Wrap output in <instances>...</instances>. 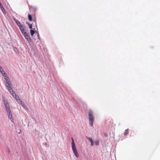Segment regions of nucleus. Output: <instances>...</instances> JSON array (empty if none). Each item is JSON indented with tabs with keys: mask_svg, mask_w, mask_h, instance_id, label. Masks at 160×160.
<instances>
[{
	"mask_svg": "<svg viewBox=\"0 0 160 160\" xmlns=\"http://www.w3.org/2000/svg\"><path fill=\"white\" fill-rule=\"evenodd\" d=\"M88 140L90 141V142H92V138H89L88 139Z\"/></svg>",
	"mask_w": 160,
	"mask_h": 160,
	"instance_id": "21",
	"label": "nucleus"
},
{
	"mask_svg": "<svg viewBox=\"0 0 160 160\" xmlns=\"http://www.w3.org/2000/svg\"><path fill=\"white\" fill-rule=\"evenodd\" d=\"M18 102L20 103L22 106L23 107H25L26 106V105L22 102V101L20 99H18Z\"/></svg>",
	"mask_w": 160,
	"mask_h": 160,
	"instance_id": "10",
	"label": "nucleus"
},
{
	"mask_svg": "<svg viewBox=\"0 0 160 160\" xmlns=\"http://www.w3.org/2000/svg\"><path fill=\"white\" fill-rule=\"evenodd\" d=\"M0 72L2 73H2H4L5 72L3 71V69L0 66Z\"/></svg>",
	"mask_w": 160,
	"mask_h": 160,
	"instance_id": "16",
	"label": "nucleus"
},
{
	"mask_svg": "<svg viewBox=\"0 0 160 160\" xmlns=\"http://www.w3.org/2000/svg\"><path fill=\"white\" fill-rule=\"evenodd\" d=\"M28 18L30 21H32V16L31 15L29 14L28 15Z\"/></svg>",
	"mask_w": 160,
	"mask_h": 160,
	"instance_id": "13",
	"label": "nucleus"
},
{
	"mask_svg": "<svg viewBox=\"0 0 160 160\" xmlns=\"http://www.w3.org/2000/svg\"><path fill=\"white\" fill-rule=\"evenodd\" d=\"M11 94L12 95V97L15 98L18 102V99H19V97L16 94L15 92L13 91V92H12Z\"/></svg>",
	"mask_w": 160,
	"mask_h": 160,
	"instance_id": "4",
	"label": "nucleus"
},
{
	"mask_svg": "<svg viewBox=\"0 0 160 160\" xmlns=\"http://www.w3.org/2000/svg\"><path fill=\"white\" fill-rule=\"evenodd\" d=\"M0 8L3 11V10L4 9L1 3H0Z\"/></svg>",
	"mask_w": 160,
	"mask_h": 160,
	"instance_id": "19",
	"label": "nucleus"
},
{
	"mask_svg": "<svg viewBox=\"0 0 160 160\" xmlns=\"http://www.w3.org/2000/svg\"><path fill=\"white\" fill-rule=\"evenodd\" d=\"M26 23L27 24L29 28H30V29H32V24H30L28 22H26Z\"/></svg>",
	"mask_w": 160,
	"mask_h": 160,
	"instance_id": "12",
	"label": "nucleus"
},
{
	"mask_svg": "<svg viewBox=\"0 0 160 160\" xmlns=\"http://www.w3.org/2000/svg\"><path fill=\"white\" fill-rule=\"evenodd\" d=\"M14 20L16 24H17V25L18 26V27H20L22 25L21 24L20 22L18 21L15 18H14Z\"/></svg>",
	"mask_w": 160,
	"mask_h": 160,
	"instance_id": "9",
	"label": "nucleus"
},
{
	"mask_svg": "<svg viewBox=\"0 0 160 160\" xmlns=\"http://www.w3.org/2000/svg\"><path fill=\"white\" fill-rule=\"evenodd\" d=\"M21 31L22 32V33L23 35H24L25 34L27 33L25 31L24 29H23L22 30H21Z\"/></svg>",
	"mask_w": 160,
	"mask_h": 160,
	"instance_id": "14",
	"label": "nucleus"
},
{
	"mask_svg": "<svg viewBox=\"0 0 160 160\" xmlns=\"http://www.w3.org/2000/svg\"><path fill=\"white\" fill-rule=\"evenodd\" d=\"M4 105L7 112H10L11 111L9 104L7 102H5Z\"/></svg>",
	"mask_w": 160,
	"mask_h": 160,
	"instance_id": "5",
	"label": "nucleus"
},
{
	"mask_svg": "<svg viewBox=\"0 0 160 160\" xmlns=\"http://www.w3.org/2000/svg\"><path fill=\"white\" fill-rule=\"evenodd\" d=\"M73 152H74V154L75 155V156L77 157L78 158L79 157L78 154V152L77 151V150H74L73 151Z\"/></svg>",
	"mask_w": 160,
	"mask_h": 160,
	"instance_id": "11",
	"label": "nucleus"
},
{
	"mask_svg": "<svg viewBox=\"0 0 160 160\" xmlns=\"http://www.w3.org/2000/svg\"><path fill=\"white\" fill-rule=\"evenodd\" d=\"M4 105L7 112H10L11 111L9 104L7 102H5Z\"/></svg>",
	"mask_w": 160,
	"mask_h": 160,
	"instance_id": "6",
	"label": "nucleus"
},
{
	"mask_svg": "<svg viewBox=\"0 0 160 160\" xmlns=\"http://www.w3.org/2000/svg\"><path fill=\"white\" fill-rule=\"evenodd\" d=\"M30 32L31 35L32 36L33 35V34H34V33H35V31L33 30H31L30 31Z\"/></svg>",
	"mask_w": 160,
	"mask_h": 160,
	"instance_id": "15",
	"label": "nucleus"
},
{
	"mask_svg": "<svg viewBox=\"0 0 160 160\" xmlns=\"http://www.w3.org/2000/svg\"><path fill=\"white\" fill-rule=\"evenodd\" d=\"M2 75L3 76L4 79L6 80V85L7 88H8L9 92L10 93L12 92H13L14 91L12 89L10 80L8 77L7 76V75L6 74L5 72H4V73H2Z\"/></svg>",
	"mask_w": 160,
	"mask_h": 160,
	"instance_id": "1",
	"label": "nucleus"
},
{
	"mask_svg": "<svg viewBox=\"0 0 160 160\" xmlns=\"http://www.w3.org/2000/svg\"><path fill=\"white\" fill-rule=\"evenodd\" d=\"M128 129L126 130L124 132V135H126L128 134Z\"/></svg>",
	"mask_w": 160,
	"mask_h": 160,
	"instance_id": "17",
	"label": "nucleus"
},
{
	"mask_svg": "<svg viewBox=\"0 0 160 160\" xmlns=\"http://www.w3.org/2000/svg\"><path fill=\"white\" fill-rule=\"evenodd\" d=\"M19 27V29L20 30V31L21 30H22L23 29H24V27L22 25H21V26H20V27Z\"/></svg>",
	"mask_w": 160,
	"mask_h": 160,
	"instance_id": "18",
	"label": "nucleus"
},
{
	"mask_svg": "<svg viewBox=\"0 0 160 160\" xmlns=\"http://www.w3.org/2000/svg\"><path fill=\"white\" fill-rule=\"evenodd\" d=\"M88 117L89 125L90 126L92 127L94 121V118L92 112L91 111H89L88 112Z\"/></svg>",
	"mask_w": 160,
	"mask_h": 160,
	"instance_id": "2",
	"label": "nucleus"
},
{
	"mask_svg": "<svg viewBox=\"0 0 160 160\" xmlns=\"http://www.w3.org/2000/svg\"><path fill=\"white\" fill-rule=\"evenodd\" d=\"M95 144L97 145H99V142L98 141H96L95 142Z\"/></svg>",
	"mask_w": 160,
	"mask_h": 160,
	"instance_id": "20",
	"label": "nucleus"
},
{
	"mask_svg": "<svg viewBox=\"0 0 160 160\" xmlns=\"http://www.w3.org/2000/svg\"><path fill=\"white\" fill-rule=\"evenodd\" d=\"M7 112L8 115V118L10 119L11 121L12 122L13 118L11 111H10V112Z\"/></svg>",
	"mask_w": 160,
	"mask_h": 160,
	"instance_id": "7",
	"label": "nucleus"
},
{
	"mask_svg": "<svg viewBox=\"0 0 160 160\" xmlns=\"http://www.w3.org/2000/svg\"><path fill=\"white\" fill-rule=\"evenodd\" d=\"M25 38L29 42H31V39L30 38L29 35L27 32L23 35Z\"/></svg>",
	"mask_w": 160,
	"mask_h": 160,
	"instance_id": "3",
	"label": "nucleus"
},
{
	"mask_svg": "<svg viewBox=\"0 0 160 160\" xmlns=\"http://www.w3.org/2000/svg\"><path fill=\"white\" fill-rule=\"evenodd\" d=\"M91 143V146H93V142H92Z\"/></svg>",
	"mask_w": 160,
	"mask_h": 160,
	"instance_id": "22",
	"label": "nucleus"
},
{
	"mask_svg": "<svg viewBox=\"0 0 160 160\" xmlns=\"http://www.w3.org/2000/svg\"><path fill=\"white\" fill-rule=\"evenodd\" d=\"M72 149L73 151L75 150H77L76 148L75 145V143L74 142L73 139L72 138Z\"/></svg>",
	"mask_w": 160,
	"mask_h": 160,
	"instance_id": "8",
	"label": "nucleus"
}]
</instances>
